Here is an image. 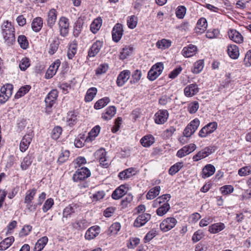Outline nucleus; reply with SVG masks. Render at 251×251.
Wrapping results in <instances>:
<instances>
[{
  "label": "nucleus",
  "instance_id": "nucleus-1",
  "mask_svg": "<svg viewBox=\"0 0 251 251\" xmlns=\"http://www.w3.org/2000/svg\"><path fill=\"white\" fill-rule=\"evenodd\" d=\"M1 33L4 42L7 45H12L15 41V28L10 22L6 21L3 22L1 26Z\"/></svg>",
  "mask_w": 251,
  "mask_h": 251
},
{
  "label": "nucleus",
  "instance_id": "nucleus-2",
  "mask_svg": "<svg viewBox=\"0 0 251 251\" xmlns=\"http://www.w3.org/2000/svg\"><path fill=\"white\" fill-rule=\"evenodd\" d=\"M13 86L11 84L4 85L0 90V103L4 104L12 96Z\"/></svg>",
  "mask_w": 251,
  "mask_h": 251
},
{
  "label": "nucleus",
  "instance_id": "nucleus-3",
  "mask_svg": "<svg viewBox=\"0 0 251 251\" xmlns=\"http://www.w3.org/2000/svg\"><path fill=\"white\" fill-rule=\"evenodd\" d=\"M164 65L162 62H158L154 65L148 72V78L151 81L156 79L162 73Z\"/></svg>",
  "mask_w": 251,
  "mask_h": 251
},
{
  "label": "nucleus",
  "instance_id": "nucleus-4",
  "mask_svg": "<svg viewBox=\"0 0 251 251\" xmlns=\"http://www.w3.org/2000/svg\"><path fill=\"white\" fill-rule=\"evenodd\" d=\"M91 175V172L86 167H82L77 169L73 175V179L75 182L84 180Z\"/></svg>",
  "mask_w": 251,
  "mask_h": 251
},
{
  "label": "nucleus",
  "instance_id": "nucleus-5",
  "mask_svg": "<svg viewBox=\"0 0 251 251\" xmlns=\"http://www.w3.org/2000/svg\"><path fill=\"white\" fill-rule=\"evenodd\" d=\"M200 124V122L199 119H194L185 128L183 132V136L186 137H190L198 129Z\"/></svg>",
  "mask_w": 251,
  "mask_h": 251
},
{
  "label": "nucleus",
  "instance_id": "nucleus-6",
  "mask_svg": "<svg viewBox=\"0 0 251 251\" xmlns=\"http://www.w3.org/2000/svg\"><path fill=\"white\" fill-rule=\"evenodd\" d=\"M218 124L216 122H211L203 127L199 132V136L205 138L213 133L217 128Z\"/></svg>",
  "mask_w": 251,
  "mask_h": 251
},
{
  "label": "nucleus",
  "instance_id": "nucleus-7",
  "mask_svg": "<svg viewBox=\"0 0 251 251\" xmlns=\"http://www.w3.org/2000/svg\"><path fill=\"white\" fill-rule=\"evenodd\" d=\"M33 136V131L30 129L23 137L20 144V150L22 152H25L28 149Z\"/></svg>",
  "mask_w": 251,
  "mask_h": 251
},
{
  "label": "nucleus",
  "instance_id": "nucleus-8",
  "mask_svg": "<svg viewBox=\"0 0 251 251\" xmlns=\"http://www.w3.org/2000/svg\"><path fill=\"white\" fill-rule=\"evenodd\" d=\"M58 25L60 35L63 37L66 36L69 33V19L65 17H62L59 19Z\"/></svg>",
  "mask_w": 251,
  "mask_h": 251
},
{
  "label": "nucleus",
  "instance_id": "nucleus-9",
  "mask_svg": "<svg viewBox=\"0 0 251 251\" xmlns=\"http://www.w3.org/2000/svg\"><path fill=\"white\" fill-rule=\"evenodd\" d=\"M177 223L176 220L173 217L164 219L160 224V228L163 232H167L174 228Z\"/></svg>",
  "mask_w": 251,
  "mask_h": 251
},
{
  "label": "nucleus",
  "instance_id": "nucleus-10",
  "mask_svg": "<svg viewBox=\"0 0 251 251\" xmlns=\"http://www.w3.org/2000/svg\"><path fill=\"white\" fill-rule=\"evenodd\" d=\"M95 158L99 160L101 166L107 168L109 165V161L107 159L106 152L105 150L101 148L97 150L94 153Z\"/></svg>",
  "mask_w": 251,
  "mask_h": 251
},
{
  "label": "nucleus",
  "instance_id": "nucleus-11",
  "mask_svg": "<svg viewBox=\"0 0 251 251\" xmlns=\"http://www.w3.org/2000/svg\"><path fill=\"white\" fill-rule=\"evenodd\" d=\"M169 113L167 110H159L154 115V122L156 124L162 125L168 120Z\"/></svg>",
  "mask_w": 251,
  "mask_h": 251
},
{
  "label": "nucleus",
  "instance_id": "nucleus-12",
  "mask_svg": "<svg viewBox=\"0 0 251 251\" xmlns=\"http://www.w3.org/2000/svg\"><path fill=\"white\" fill-rule=\"evenodd\" d=\"M214 151V149L213 147H206L194 155L193 157V160L194 161H198L199 160L208 156Z\"/></svg>",
  "mask_w": 251,
  "mask_h": 251
},
{
  "label": "nucleus",
  "instance_id": "nucleus-13",
  "mask_svg": "<svg viewBox=\"0 0 251 251\" xmlns=\"http://www.w3.org/2000/svg\"><path fill=\"white\" fill-rule=\"evenodd\" d=\"M128 190L127 185L125 184L121 185L113 192L111 197L115 200H119L127 193Z\"/></svg>",
  "mask_w": 251,
  "mask_h": 251
},
{
  "label": "nucleus",
  "instance_id": "nucleus-14",
  "mask_svg": "<svg viewBox=\"0 0 251 251\" xmlns=\"http://www.w3.org/2000/svg\"><path fill=\"white\" fill-rule=\"evenodd\" d=\"M151 219V215L149 213H143L138 215L134 222L135 227H140L144 226Z\"/></svg>",
  "mask_w": 251,
  "mask_h": 251
},
{
  "label": "nucleus",
  "instance_id": "nucleus-15",
  "mask_svg": "<svg viewBox=\"0 0 251 251\" xmlns=\"http://www.w3.org/2000/svg\"><path fill=\"white\" fill-rule=\"evenodd\" d=\"M123 27L122 25L119 23L116 24L112 31V36L114 42L117 43L121 39L123 35Z\"/></svg>",
  "mask_w": 251,
  "mask_h": 251
},
{
  "label": "nucleus",
  "instance_id": "nucleus-16",
  "mask_svg": "<svg viewBox=\"0 0 251 251\" xmlns=\"http://www.w3.org/2000/svg\"><path fill=\"white\" fill-rule=\"evenodd\" d=\"M131 75L130 71L125 70L122 71L118 75L116 84L119 87L123 86L129 79Z\"/></svg>",
  "mask_w": 251,
  "mask_h": 251
},
{
  "label": "nucleus",
  "instance_id": "nucleus-17",
  "mask_svg": "<svg viewBox=\"0 0 251 251\" xmlns=\"http://www.w3.org/2000/svg\"><path fill=\"white\" fill-rule=\"evenodd\" d=\"M196 148V145L195 144H190L188 146H185L177 151L176 156L179 158H182L194 151Z\"/></svg>",
  "mask_w": 251,
  "mask_h": 251
},
{
  "label": "nucleus",
  "instance_id": "nucleus-18",
  "mask_svg": "<svg viewBox=\"0 0 251 251\" xmlns=\"http://www.w3.org/2000/svg\"><path fill=\"white\" fill-rule=\"evenodd\" d=\"M100 232V227L95 226L90 227L86 232L85 238L86 240H90L96 237Z\"/></svg>",
  "mask_w": 251,
  "mask_h": 251
},
{
  "label": "nucleus",
  "instance_id": "nucleus-19",
  "mask_svg": "<svg viewBox=\"0 0 251 251\" xmlns=\"http://www.w3.org/2000/svg\"><path fill=\"white\" fill-rule=\"evenodd\" d=\"M58 97V92L56 89L52 90L45 99V101L47 107H51L55 103Z\"/></svg>",
  "mask_w": 251,
  "mask_h": 251
},
{
  "label": "nucleus",
  "instance_id": "nucleus-20",
  "mask_svg": "<svg viewBox=\"0 0 251 251\" xmlns=\"http://www.w3.org/2000/svg\"><path fill=\"white\" fill-rule=\"evenodd\" d=\"M60 65V61L59 60H56L49 68L46 74V77L47 78H51L55 75L56 72Z\"/></svg>",
  "mask_w": 251,
  "mask_h": 251
},
{
  "label": "nucleus",
  "instance_id": "nucleus-21",
  "mask_svg": "<svg viewBox=\"0 0 251 251\" xmlns=\"http://www.w3.org/2000/svg\"><path fill=\"white\" fill-rule=\"evenodd\" d=\"M197 52V47L192 44L183 48L182 54L185 57H190L194 56Z\"/></svg>",
  "mask_w": 251,
  "mask_h": 251
},
{
  "label": "nucleus",
  "instance_id": "nucleus-22",
  "mask_svg": "<svg viewBox=\"0 0 251 251\" xmlns=\"http://www.w3.org/2000/svg\"><path fill=\"white\" fill-rule=\"evenodd\" d=\"M199 88L196 84H191L187 85L184 89V93L185 96L191 97L196 95L199 92Z\"/></svg>",
  "mask_w": 251,
  "mask_h": 251
},
{
  "label": "nucleus",
  "instance_id": "nucleus-23",
  "mask_svg": "<svg viewBox=\"0 0 251 251\" xmlns=\"http://www.w3.org/2000/svg\"><path fill=\"white\" fill-rule=\"evenodd\" d=\"M103 43L100 41H96L93 43L91 48L89 50L88 56L89 57L95 56L100 51L102 47Z\"/></svg>",
  "mask_w": 251,
  "mask_h": 251
},
{
  "label": "nucleus",
  "instance_id": "nucleus-24",
  "mask_svg": "<svg viewBox=\"0 0 251 251\" xmlns=\"http://www.w3.org/2000/svg\"><path fill=\"white\" fill-rule=\"evenodd\" d=\"M207 27V23L205 18H201L197 22V26L195 27L196 32L201 34L204 32Z\"/></svg>",
  "mask_w": 251,
  "mask_h": 251
},
{
  "label": "nucleus",
  "instance_id": "nucleus-25",
  "mask_svg": "<svg viewBox=\"0 0 251 251\" xmlns=\"http://www.w3.org/2000/svg\"><path fill=\"white\" fill-rule=\"evenodd\" d=\"M229 38L237 43H241L243 41L242 35L235 29H230L228 32Z\"/></svg>",
  "mask_w": 251,
  "mask_h": 251
},
{
  "label": "nucleus",
  "instance_id": "nucleus-26",
  "mask_svg": "<svg viewBox=\"0 0 251 251\" xmlns=\"http://www.w3.org/2000/svg\"><path fill=\"white\" fill-rule=\"evenodd\" d=\"M33 159L34 157L31 154H28L26 156H25L23 158L21 163L20 167L21 170L23 171H25L28 169L31 166Z\"/></svg>",
  "mask_w": 251,
  "mask_h": 251
},
{
  "label": "nucleus",
  "instance_id": "nucleus-27",
  "mask_svg": "<svg viewBox=\"0 0 251 251\" xmlns=\"http://www.w3.org/2000/svg\"><path fill=\"white\" fill-rule=\"evenodd\" d=\"M57 11L52 8L48 13L47 24L48 26L51 28L54 25L57 18Z\"/></svg>",
  "mask_w": 251,
  "mask_h": 251
},
{
  "label": "nucleus",
  "instance_id": "nucleus-28",
  "mask_svg": "<svg viewBox=\"0 0 251 251\" xmlns=\"http://www.w3.org/2000/svg\"><path fill=\"white\" fill-rule=\"evenodd\" d=\"M227 52L229 56L233 59H236L239 56L238 47L235 45H229L227 47Z\"/></svg>",
  "mask_w": 251,
  "mask_h": 251
},
{
  "label": "nucleus",
  "instance_id": "nucleus-29",
  "mask_svg": "<svg viewBox=\"0 0 251 251\" xmlns=\"http://www.w3.org/2000/svg\"><path fill=\"white\" fill-rule=\"evenodd\" d=\"M171 198V195L170 194L163 195L153 201L152 206L153 207H157L163 203H168V201Z\"/></svg>",
  "mask_w": 251,
  "mask_h": 251
},
{
  "label": "nucleus",
  "instance_id": "nucleus-30",
  "mask_svg": "<svg viewBox=\"0 0 251 251\" xmlns=\"http://www.w3.org/2000/svg\"><path fill=\"white\" fill-rule=\"evenodd\" d=\"M215 172L214 166L211 164L206 165L202 169V177L205 178L213 175Z\"/></svg>",
  "mask_w": 251,
  "mask_h": 251
},
{
  "label": "nucleus",
  "instance_id": "nucleus-31",
  "mask_svg": "<svg viewBox=\"0 0 251 251\" xmlns=\"http://www.w3.org/2000/svg\"><path fill=\"white\" fill-rule=\"evenodd\" d=\"M100 130V127L99 126H96L94 127L89 132L88 136L86 137L85 141L87 142H91L95 140L98 136Z\"/></svg>",
  "mask_w": 251,
  "mask_h": 251
},
{
  "label": "nucleus",
  "instance_id": "nucleus-32",
  "mask_svg": "<svg viewBox=\"0 0 251 251\" xmlns=\"http://www.w3.org/2000/svg\"><path fill=\"white\" fill-rule=\"evenodd\" d=\"M116 109L115 106H111L107 107L104 113L102 114V118L104 120H110L116 114Z\"/></svg>",
  "mask_w": 251,
  "mask_h": 251
},
{
  "label": "nucleus",
  "instance_id": "nucleus-33",
  "mask_svg": "<svg viewBox=\"0 0 251 251\" xmlns=\"http://www.w3.org/2000/svg\"><path fill=\"white\" fill-rule=\"evenodd\" d=\"M14 242V237H7L0 242V251H5L10 247Z\"/></svg>",
  "mask_w": 251,
  "mask_h": 251
},
{
  "label": "nucleus",
  "instance_id": "nucleus-34",
  "mask_svg": "<svg viewBox=\"0 0 251 251\" xmlns=\"http://www.w3.org/2000/svg\"><path fill=\"white\" fill-rule=\"evenodd\" d=\"M135 174V169L132 168H129L120 172L118 176L121 179H126L130 178Z\"/></svg>",
  "mask_w": 251,
  "mask_h": 251
},
{
  "label": "nucleus",
  "instance_id": "nucleus-35",
  "mask_svg": "<svg viewBox=\"0 0 251 251\" xmlns=\"http://www.w3.org/2000/svg\"><path fill=\"white\" fill-rule=\"evenodd\" d=\"M155 141L154 137L151 135H147L141 138L140 143L144 147H149L154 143Z\"/></svg>",
  "mask_w": 251,
  "mask_h": 251
},
{
  "label": "nucleus",
  "instance_id": "nucleus-36",
  "mask_svg": "<svg viewBox=\"0 0 251 251\" xmlns=\"http://www.w3.org/2000/svg\"><path fill=\"white\" fill-rule=\"evenodd\" d=\"M43 26V20L40 17H36L33 19L31 27L35 32H39L42 28Z\"/></svg>",
  "mask_w": 251,
  "mask_h": 251
},
{
  "label": "nucleus",
  "instance_id": "nucleus-37",
  "mask_svg": "<svg viewBox=\"0 0 251 251\" xmlns=\"http://www.w3.org/2000/svg\"><path fill=\"white\" fill-rule=\"evenodd\" d=\"M48 242V238L47 236H44L39 239L35 245V251H41Z\"/></svg>",
  "mask_w": 251,
  "mask_h": 251
},
{
  "label": "nucleus",
  "instance_id": "nucleus-38",
  "mask_svg": "<svg viewBox=\"0 0 251 251\" xmlns=\"http://www.w3.org/2000/svg\"><path fill=\"white\" fill-rule=\"evenodd\" d=\"M77 121V115L74 111H70L68 113L66 122L69 126H73L76 123Z\"/></svg>",
  "mask_w": 251,
  "mask_h": 251
},
{
  "label": "nucleus",
  "instance_id": "nucleus-39",
  "mask_svg": "<svg viewBox=\"0 0 251 251\" xmlns=\"http://www.w3.org/2000/svg\"><path fill=\"white\" fill-rule=\"evenodd\" d=\"M225 228V225L222 223L214 224L209 227V231L213 234L217 233Z\"/></svg>",
  "mask_w": 251,
  "mask_h": 251
},
{
  "label": "nucleus",
  "instance_id": "nucleus-40",
  "mask_svg": "<svg viewBox=\"0 0 251 251\" xmlns=\"http://www.w3.org/2000/svg\"><path fill=\"white\" fill-rule=\"evenodd\" d=\"M161 188L159 186H155L150 190L148 192L146 198L148 200H152L159 195Z\"/></svg>",
  "mask_w": 251,
  "mask_h": 251
},
{
  "label": "nucleus",
  "instance_id": "nucleus-41",
  "mask_svg": "<svg viewBox=\"0 0 251 251\" xmlns=\"http://www.w3.org/2000/svg\"><path fill=\"white\" fill-rule=\"evenodd\" d=\"M102 25V19L98 18L95 19L90 25V29L93 33H97Z\"/></svg>",
  "mask_w": 251,
  "mask_h": 251
},
{
  "label": "nucleus",
  "instance_id": "nucleus-42",
  "mask_svg": "<svg viewBox=\"0 0 251 251\" xmlns=\"http://www.w3.org/2000/svg\"><path fill=\"white\" fill-rule=\"evenodd\" d=\"M97 93V89L95 87H92L89 88L86 93L85 97V100L86 102H90L92 101Z\"/></svg>",
  "mask_w": 251,
  "mask_h": 251
},
{
  "label": "nucleus",
  "instance_id": "nucleus-43",
  "mask_svg": "<svg viewBox=\"0 0 251 251\" xmlns=\"http://www.w3.org/2000/svg\"><path fill=\"white\" fill-rule=\"evenodd\" d=\"M121 229V225L119 223L116 222L112 224L109 227L107 233L108 235H113L117 234Z\"/></svg>",
  "mask_w": 251,
  "mask_h": 251
},
{
  "label": "nucleus",
  "instance_id": "nucleus-44",
  "mask_svg": "<svg viewBox=\"0 0 251 251\" xmlns=\"http://www.w3.org/2000/svg\"><path fill=\"white\" fill-rule=\"evenodd\" d=\"M110 102V99L108 97H104L98 100L94 105L96 109H100L106 106Z\"/></svg>",
  "mask_w": 251,
  "mask_h": 251
},
{
  "label": "nucleus",
  "instance_id": "nucleus-45",
  "mask_svg": "<svg viewBox=\"0 0 251 251\" xmlns=\"http://www.w3.org/2000/svg\"><path fill=\"white\" fill-rule=\"evenodd\" d=\"M203 67V60H199L194 63L193 68L192 69V72L194 74H199L202 70Z\"/></svg>",
  "mask_w": 251,
  "mask_h": 251
},
{
  "label": "nucleus",
  "instance_id": "nucleus-46",
  "mask_svg": "<svg viewBox=\"0 0 251 251\" xmlns=\"http://www.w3.org/2000/svg\"><path fill=\"white\" fill-rule=\"evenodd\" d=\"M30 88L31 86L28 85H26L21 87L15 95V98L18 99L24 96L29 91Z\"/></svg>",
  "mask_w": 251,
  "mask_h": 251
},
{
  "label": "nucleus",
  "instance_id": "nucleus-47",
  "mask_svg": "<svg viewBox=\"0 0 251 251\" xmlns=\"http://www.w3.org/2000/svg\"><path fill=\"white\" fill-rule=\"evenodd\" d=\"M160 207L156 210V214L159 216L165 215L170 209V206L168 203H163L159 205Z\"/></svg>",
  "mask_w": 251,
  "mask_h": 251
},
{
  "label": "nucleus",
  "instance_id": "nucleus-48",
  "mask_svg": "<svg viewBox=\"0 0 251 251\" xmlns=\"http://www.w3.org/2000/svg\"><path fill=\"white\" fill-rule=\"evenodd\" d=\"M76 51L77 44L75 42L71 43L67 52V56L69 59H72L76 54Z\"/></svg>",
  "mask_w": 251,
  "mask_h": 251
},
{
  "label": "nucleus",
  "instance_id": "nucleus-49",
  "mask_svg": "<svg viewBox=\"0 0 251 251\" xmlns=\"http://www.w3.org/2000/svg\"><path fill=\"white\" fill-rule=\"evenodd\" d=\"M171 41L165 39H163L161 40L157 41L156 43V46L158 48L165 50L168 48L171 45Z\"/></svg>",
  "mask_w": 251,
  "mask_h": 251
},
{
  "label": "nucleus",
  "instance_id": "nucleus-50",
  "mask_svg": "<svg viewBox=\"0 0 251 251\" xmlns=\"http://www.w3.org/2000/svg\"><path fill=\"white\" fill-rule=\"evenodd\" d=\"M69 156L70 151L68 150H62L58 157L57 162L59 164L64 163L68 159Z\"/></svg>",
  "mask_w": 251,
  "mask_h": 251
},
{
  "label": "nucleus",
  "instance_id": "nucleus-51",
  "mask_svg": "<svg viewBox=\"0 0 251 251\" xmlns=\"http://www.w3.org/2000/svg\"><path fill=\"white\" fill-rule=\"evenodd\" d=\"M36 193V189L34 188L27 191L25 198V203H29V202H32Z\"/></svg>",
  "mask_w": 251,
  "mask_h": 251
},
{
  "label": "nucleus",
  "instance_id": "nucleus-52",
  "mask_svg": "<svg viewBox=\"0 0 251 251\" xmlns=\"http://www.w3.org/2000/svg\"><path fill=\"white\" fill-rule=\"evenodd\" d=\"M133 48L129 46H126L120 52V57L121 59H125L132 52Z\"/></svg>",
  "mask_w": 251,
  "mask_h": 251
},
{
  "label": "nucleus",
  "instance_id": "nucleus-53",
  "mask_svg": "<svg viewBox=\"0 0 251 251\" xmlns=\"http://www.w3.org/2000/svg\"><path fill=\"white\" fill-rule=\"evenodd\" d=\"M18 42L23 49L25 50L28 47V42L25 35H20L18 38Z\"/></svg>",
  "mask_w": 251,
  "mask_h": 251
},
{
  "label": "nucleus",
  "instance_id": "nucleus-54",
  "mask_svg": "<svg viewBox=\"0 0 251 251\" xmlns=\"http://www.w3.org/2000/svg\"><path fill=\"white\" fill-rule=\"evenodd\" d=\"M183 166L182 162H177L173 165L169 169V173L171 175H174L178 172Z\"/></svg>",
  "mask_w": 251,
  "mask_h": 251
},
{
  "label": "nucleus",
  "instance_id": "nucleus-55",
  "mask_svg": "<svg viewBox=\"0 0 251 251\" xmlns=\"http://www.w3.org/2000/svg\"><path fill=\"white\" fill-rule=\"evenodd\" d=\"M59 42L56 39H54L50 45L49 53L50 54H53L57 50Z\"/></svg>",
  "mask_w": 251,
  "mask_h": 251
},
{
  "label": "nucleus",
  "instance_id": "nucleus-56",
  "mask_svg": "<svg viewBox=\"0 0 251 251\" xmlns=\"http://www.w3.org/2000/svg\"><path fill=\"white\" fill-rule=\"evenodd\" d=\"M30 65V60L27 57L22 59L19 64V67L22 71H25Z\"/></svg>",
  "mask_w": 251,
  "mask_h": 251
},
{
  "label": "nucleus",
  "instance_id": "nucleus-57",
  "mask_svg": "<svg viewBox=\"0 0 251 251\" xmlns=\"http://www.w3.org/2000/svg\"><path fill=\"white\" fill-rule=\"evenodd\" d=\"M186 8L180 5L177 7L176 11V16L179 19H183L186 14Z\"/></svg>",
  "mask_w": 251,
  "mask_h": 251
},
{
  "label": "nucleus",
  "instance_id": "nucleus-58",
  "mask_svg": "<svg viewBox=\"0 0 251 251\" xmlns=\"http://www.w3.org/2000/svg\"><path fill=\"white\" fill-rule=\"evenodd\" d=\"M133 196L131 194H128L126 195L121 202V204L123 208L127 207V205L131 203L133 200Z\"/></svg>",
  "mask_w": 251,
  "mask_h": 251
},
{
  "label": "nucleus",
  "instance_id": "nucleus-59",
  "mask_svg": "<svg viewBox=\"0 0 251 251\" xmlns=\"http://www.w3.org/2000/svg\"><path fill=\"white\" fill-rule=\"evenodd\" d=\"M127 24L129 28H134L137 24V18L134 15L128 17L127 20Z\"/></svg>",
  "mask_w": 251,
  "mask_h": 251
},
{
  "label": "nucleus",
  "instance_id": "nucleus-60",
  "mask_svg": "<svg viewBox=\"0 0 251 251\" xmlns=\"http://www.w3.org/2000/svg\"><path fill=\"white\" fill-rule=\"evenodd\" d=\"M54 204V201L52 198L48 199L45 202L43 207L42 210L44 212H47L49 210H50Z\"/></svg>",
  "mask_w": 251,
  "mask_h": 251
},
{
  "label": "nucleus",
  "instance_id": "nucleus-61",
  "mask_svg": "<svg viewBox=\"0 0 251 251\" xmlns=\"http://www.w3.org/2000/svg\"><path fill=\"white\" fill-rule=\"evenodd\" d=\"M62 132V128L60 126H55L52 130L51 137L54 140L58 139Z\"/></svg>",
  "mask_w": 251,
  "mask_h": 251
},
{
  "label": "nucleus",
  "instance_id": "nucleus-62",
  "mask_svg": "<svg viewBox=\"0 0 251 251\" xmlns=\"http://www.w3.org/2000/svg\"><path fill=\"white\" fill-rule=\"evenodd\" d=\"M142 76V73L141 71L136 70L133 72L132 75V79L131 80V83H137L141 79Z\"/></svg>",
  "mask_w": 251,
  "mask_h": 251
},
{
  "label": "nucleus",
  "instance_id": "nucleus-63",
  "mask_svg": "<svg viewBox=\"0 0 251 251\" xmlns=\"http://www.w3.org/2000/svg\"><path fill=\"white\" fill-rule=\"evenodd\" d=\"M220 34V32L217 29H209L206 34V37L209 39H213L217 38Z\"/></svg>",
  "mask_w": 251,
  "mask_h": 251
},
{
  "label": "nucleus",
  "instance_id": "nucleus-64",
  "mask_svg": "<svg viewBox=\"0 0 251 251\" xmlns=\"http://www.w3.org/2000/svg\"><path fill=\"white\" fill-rule=\"evenodd\" d=\"M221 192L224 195H228L234 191L233 187L231 185H226L220 188Z\"/></svg>",
  "mask_w": 251,
  "mask_h": 251
}]
</instances>
